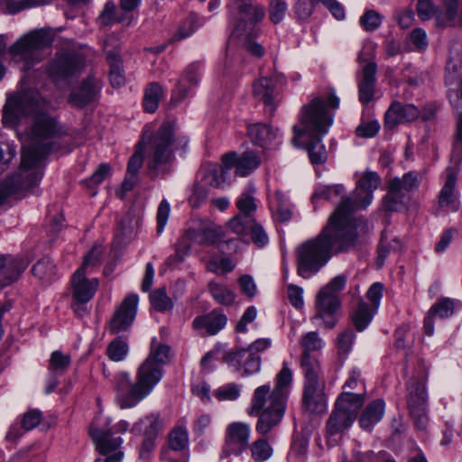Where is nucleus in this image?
Returning a JSON list of instances; mask_svg holds the SVG:
<instances>
[{"instance_id": "39", "label": "nucleus", "mask_w": 462, "mask_h": 462, "mask_svg": "<svg viewBox=\"0 0 462 462\" xmlns=\"http://www.w3.org/2000/svg\"><path fill=\"white\" fill-rule=\"evenodd\" d=\"M205 182L214 188H223L227 175L217 163H208L204 166Z\"/></svg>"}, {"instance_id": "3", "label": "nucleus", "mask_w": 462, "mask_h": 462, "mask_svg": "<svg viewBox=\"0 0 462 462\" xmlns=\"http://www.w3.org/2000/svg\"><path fill=\"white\" fill-rule=\"evenodd\" d=\"M170 346L152 340L147 358L138 366L134 380L122 372L116 375V402L121 409L135 407L148 397L163 376V365L170 358Z\"/></svg>"}, {"instance_id": "62", "label": "nucleus", "mask_w": 462, "mask_h": 462, "mask_svg": "<svg viewBox=\"0 0 462 462\" xmlns=\"http://www.w3.org/2000/svg\"><path fill=\"white\" fill-rule=\"evenodd\" d=\"M391 182H399V191L404 195L419 186L418 177L412 172L405 173L402 179L395 178Z\"/></svg>"}, {"instance_id": "14", "label": "nucleus", "mask_w": 462, "mask_h": 462, "mask_svg": "<svg viewBox=\"0 0 462 462\" xmlns=\"http://www.w3.org/2000/svg\"><path fill=\"white\" fill-rule=\"evenodd\" d=\"M98 285L97 279H88L81 271L74 273L71 278V308L77 316L83 317L88 313V303L94 297Z\"/></svg>"}, {"instance_id": "54", "label": "nucleus", "mask_w": 462, "mask_h": 462, "mask_svg": "<svg viewBox=\"0 0 462 462\" xmlns=\"http://www.w3.org/2000/svg\"><path fill=\"white\" fill-rule=\"evenodd\" d=\"M345 192V188L341 184L334 186H320L319 187L314 194L312 195V200L326 199L333 200L336 198L341 196Z\"/></svg>"}, {"instance_id": "23", "label": "nucleus", "mask_w": 462, "mask_h": 462, "mask_svg": "<svg viewBox=\"0 0 462 462\" xmlns=\"http://www.w3.org/2000/svg\"><path fill=\"white\" fill-rule=\"evenodd\" d=\"M323 388V382H305L303 405L309 411L319 413L326 410L327 402Z\"/></svg>"}, {"instance_id": "61", "label": "nucleus", "mask_w": 462, "mask_h": 462, "mask_svg": "<svg viewBox=\"0 0 462 462\" xmlns=\"http://www.w3.org/2000/svg\"><path fill=\"white\" fill-rule=\"evenodd\" d=\"M417 13L422 21H427L431 18L436 19V15L440 14V10L434 6L431 0H419Z\"/></svg>"}, {"instance_id": "13", "label": "nucleus", "mask_w": 462, "mask_h": 462, "mask_svg": "<svg viewBox=\"0 0 462 462\" xmlns=\"http://www.w3.org/2000/svg\"><path fill=\"white\" fill-rule=\"evenodd\" d=\"M53 40L54 33L51 30L42 29L17 41L11 47V52L24 60L29 67L34 60H39V58H36L37 52L40 50L50 46Z\"/></svg>"}, {"instance_id": "50", "label": "nucleus", "mask_w": 462, "mask_h": 462, "mask_svg": "<svg viewBox=\"0 0 462 462\" xmlns=\"http://www.w3.org/2000/svg\"><path fill=\"white\" fill-rule=\"evenodd\" d=\"M252 458L256 462H263L273 456V448L264 439H260L250 446Z\"/></svg>"}, {"instance_id": "35", "label": "nucleus", "mask_w": 462, "mask_h": 462, "mask_svg": "<svg viewBox=\"0 0 462 462\" xmlns=\"http://www.w3.org/2000/svg\"><path fill=\"white\" fill-rule=\"evenodd\" d=\"M301 367L305 375V382H322V370L319 360L310 354H302Z\"/></svg>"}, {"instance_id": "52", "label": "nucleus", "mask_w": 462, "mask_h": 462, "mask_svg": "<svg viewBox=\"0 0 462 462\" xmlns=\"http://www.w3.org/2000/svg\"><path fill=\"white\" fill-rule=\"evenodd\" d=\"M268 11L270 21L274 24H278L283 21L286 16L288 4L285 0H270Z\"/></svg>"}, {"instance_id": "29", "label": "nucleus", "mask_w": 462, "mask_h": 462, "mask_svg": "<svg viewBox=\"0 0 462 462\" xmlns=\"http://www.w3.org/2000/svg\"><path fill=\"white\" fill-rule=\"evenodd\" d=\"M89 433L101 454L106 455L116 450L122 444V439L113 438V432L110 430H103L91 427Z\"/></svg>"}, {"instance_id": "30", "label": "nucleus", "mask_w": 462, "mask_h": 462, "mask_svg": "<svg viewBox=\"0 0 462 462\" xmlns=\"http://www.w3.org/2000/svg\"><path fill=\"white\" fill-rule=\"evenodd\" d=\"M454 313V303L449 299H443L434 304L424 319V330L428 336L434 333L433 318L447 319Z\"/></svg>"}, {"instance_id": "22", "label": "nucleus", "mask_w": 462, "mask_h": 462, "mask_svg": "<svg viewBox=\"0 0 462 462\" xmlns=\"http://www.w3.org/2000/svg\"><path fill=\"white\" fill-rule=\"evenodd\" d=\"M27 264L22 258L0 254V290L17 281Z\"/></svg>"}, {"instance_id": "57", "label": "nucleus", "mask_w": 462, "mask_h": 462, "mask_svg": "<svg viewBox=\"0 0 462 462\" xmlns=\"http://www.w3.org/2000/svg\"><path fill=\"white\" fill-rule=\"evenodd\" d=\"M451 160L456 164L462 161V113L458 115L457 119V130L454 137Z\"/></svg>"}, {"instance_id": "16", "label": "nucleus", "mask_w": 462, "mask_h": 462, "mask_svg": "<svg viewBox=\"0 0 462 462\" xmlns=\"http://www.w3.org/2000/svg\"><path fill=\"white\" fill-rule=\"evenodd\" d=\"M81 60L74 52H60L51 60L46 69L48 75L54 80L59 81L72 76L79 70Z\"/></svg>"}, {"instance_id": "38", "label": "nucleus", "mask_w": 462, "mask_h": 462, "mask_svg": "<svg viewBox=\"0 0 462 462\" xmlns=\"http://www.w3.org/2000/svg\"><path fill=\"white\" fill-rule=\"evenodd\" d=\"M376 310L369 307L365 302L360 301L352 312V321L358 331H363L371 322Z\"/></svg>"}, {"instance_id": "51", "label": "nucleus", "mask_w": 462, "mask_h": 462, "mask_svg": "<svg viewBox=\"0 0 462 462\" xmlns=\"http://www.w3.org/2000/svg\"><path fill=\"white\" fill-rule=\"evenodd\" d=\"M292 382V373L286 363L276 376L275 386L273 390L282 393V397L288 398L289 389Z\"/></svg>"}, {"instance_id": "44", "label": "nucleus", "mask_w": 462, "mask_h": 462, "mask_svg": "<svg viewBox=\"0 0 462 462\" xmlns=\"http://www.w3.org/2000/svg\"><path fill=\"white\" fill-rule=\"evenodd\" d=\"M190 249V242L184 236H181L176 245L175 254L167 258L166 264L170 267L177 266L189 254Z\"/></svg>"}, {"instance_id": "17", "label": "nucleus", "mask_w": 462, "mask_h": 462, "mask_svg": "<svg viewBox=\"0 0 462 462\" xmlns=\"http://www.w3.org/2000/svg\"><path fill=\"white\" fill-rule=\"evenodd\" d=\"M138 302L139 298L136 294H130L124 299L110 320L109 329L112 333L118 334L125 331L133 324Z\"/></svg>"}, {"instance_id": "56", "label": "nucleus", "mask_w": 462, "mask_h": 462, "mask_svg": "<svg viewBox=\"0 0 462 462\" xmlns=\"http://www.w3.org/2000/svg\"><path fill=\"white\" fill-rule=\"evenodd\" d=\"M128 353L127 344L116 338L113 340L107 346L106 354L108 357L115 362H120L124 360Z\"/></svg>"}, {"instance_id": "37", "label": "nucleus", "mask_w": 462, "mask_h": 462, "mask_svg": "<svg viewBox=\"0 0 462 462\" xmlns=\"http://www.w3.org/2000/svg\"><path fill=\"white\" fill-rule=\"evenodd\" d=\"M254 192L255 190L253 187H248L247 189L241 193L236 202V208L239 210L238 214L254 218L253 214L257 209V204L254 197Z\"/></svg>"}, {"instance_id": "18", "label": "nucleus", "mask_w": 462, "mask_h": 462, "mask_svg": "<svg viewBox=\"0 0 462 462\" xmlns=\"http://www.w3.org/2000/svg\"><path fill=\"white\" fill-rule=\"evenodd\" d=\"M251 427L246 422L236 421L226 426L225 447L228 454L240 455L249 447Z\"/></svg>"}, {"instance_id": "25", "label": "nucleus", "mask_w": 462, "mask_h": 462, "mask_svg": "<svg viewBox=\"0 0 462 462\" xmlns=\"http://www.w3.org/2000/svg\"><path fill=\"white\" fill-rule=\"evenodd\" d=\"M227 318L223 313L212 311L207 315L197 317L193 320V328L201 334L216 335L225 328Z\"/></svg>"}, {"instance_id": "7", "label": "nucleus", "mask_w": 462, "mask_h": 462, "mask_svg": "<svg viewBox=\"0 0 462 462\" xmlns=\"http://www.w3.org/2000/svg\"><path fill=\"white\" fill-rule=\"evenodd\" d=\"M286 402L287 399L282 393L271 389L268 384L258 386L254 390L248 413L258 416L255 430L259 434H268L282 422Z\"/></svg>"}, {"instance_id": "19", "label": "nucleus", "mask_w": 462, "mask_h": 462, "mask_svg": "<svg viewBox=\"0 0 462 462\" xmlns=\"http://www.w3.org/2000/svg\"><path fill=\"white\" fill-rule=\"evenodd\" d=\"M184 236L188 238L190 245L194 242L200 245H214L223 239L224 231L222 226L209 223L198 228H189Z\"/></svg>"}, {"instance_id": "31", "label": "nucleus", "mask_w": 462, "mask_h": 462, "mask_svg": "<svg viewBox=\"0 0 462 462\" xmlns=\"http://www.w3.org/2000/svg\"><path fill=\"white\" fill-rule=\"evenodd\" d=\"M163 429V422L159 414L152 413L136 422L132 432L143 433V438L156 439Z\"/></svg>"}, {"instance_id": "20", "label": "nucleus", "mask_w": 462, "mask_h": 462, "mask_svg": "<svg viewBox=\"0 0 462 462\" xmlns=\"http://www.w3.org/2000/svg\"><path fill=\"white\" fill-rule=\"evenodd\" d=\"M116 42L115 36H108L105 40L104 50L106 53L107 61L110 64L109 80L114 88H120L125 85V78L121 67L119 51L116 46H113Z\"/></svg>"}, {"instance_id": "9", "label": "nucleus", "mask_w": 462, "mask_h": 462, "mask_svg": "<svg viewBox=\"0 0 462 462\" xmlns=\"http://www.w3.org/2000/svg\"><path fill=\"white\" fill-rule=\"evenodd\" d=\"M364 402L363 394L353 393L340 394L336 402L335 409L327 421L328 436L333 437L341 434L350 428Z\"/></svg>"}, {"instance_id": "5", "label": "nucleus", "mask_w": 462, "mask_h": 462, "mask_svg": "<svg viewBox=\"0 0 462 462\" xmlns=\"http://www.w3.org/2000/svg\"><path fill=\"white\" fill-rule=\"evenodd\" d=\"M231 38L237 39L243 49L256 57L264 54V48L255 41L261 30L257 26L265 17V8L256 0H231L227 5Z\"/></svg>"}, {"instance_id": "41", "label": "nucleus", "mask_w": 462, "mask_h": 462, "mask_svg": "<svg viewBox=\"0 0 462 462\" xmlns=\"http://www.w3.org/2000/svg\"><path fill=\"white\" fill-rule=\"evenodd\" d=\"M399 182H390L387 194L383 199V207L387 211H396L402 204L404 194L399 191Z\"/></svg>"}, {"instance_id": "27", "label": "nucleus", "mask_w": 462, "mask_h": 462, "mask_svg": "<svg viewBox=\"0 0 462 462\" xmlns=\"http://www.w3.org/2000/svg\"><path fill=\"white\" fill-rule=\"evenodd\" d=\"M199 65L190 64L185 70L183 76L178 81L176 88L172 91V98L180 102L187 97L191 87L199 84Z\"/></svg>"}, {"instance_id": "47", "label": "nucleus", "mask_w": 462, "mask_h": 462, "mask_svg": "<svg viewBox=\"0 0 462 462\" xmlns=\"http://www.w3.org/2000/svg\"><path fill=\"white\" fill-rule=\"evenodd\" d=\"M189 444V434L187 428L183 425L176 426L169 435V445L171 449L183 450Z\"/></svg>"}, {"instance_id": "59", "label": "nucleus", "mask_w": 462, "mask_h": 462, "mask_svg": "<svg viewBox=\"0 0 462 462\" xmlns=\"http://www.w3.org/2000/svg\"><path fill=\"white\" fill-rule=\"evenodd\" d=\"M323 345L324 343L317 332H309L305 334L300 340L303 354H310L311 351L320 350Z\"/></svg>"}, {"instance_id": "2", "label": "nucleus", "mask_w": 462, "mask_h": 462, "mask_svg": "<svg viewBox=\"0 0 462 462\" xmlns=\"http://www.w3.org/2000/svg\"><path fill=\"white\" fill-rule=\"evenodd\" d=\"M349 202L345 200L330 216L327 226L313 239L302 243L297 250L298 273L308 278L318 273L333 254L344 252L353 246L356 241L354 225L346 216L339 217L344 206Z\"/></svg>"}, {"instance_id": "26", "label": "nucleus", "mask_w": 462, "mask_h": 462, "mask_svg": "<svg viewBox=\"0 0 462 462\" xmlns=\"http://www.w3.org/2000/svg\"><path fill=\"white\" fill-rule=\"evenodd\" d=\"M376 64L367 62L363 68L361 79L358 83L359 100L362 104H368L374 97L375 86Z\"/></svg>"}, {"instance_id": "55", "label": "nucleus", "mask_w": 462, "mask_h": 462, "mask_svg": "<svg viewBox=\"0 0 462 462\" xmlns=\"http://www.w3.org/2000/svg\"><path fill=\"white\" fill-rule=\"evenodd\" d=\"M383 16L374 10H366L360 17L359 23L366 32L377 30L383 22Z\"/></svg>"}, {"instance_id": "1", "label": "nucleus", "mask_w": 462, "mask_h": 462, "mask_svg": "<svg viewBox=\"0 0 462 462\" xmlns=\"http://www.w3.org/2000/svg\"><path fill=\"white\" fill-rule=\"evenodd\" d=\"M47 102L36 90H26L8 97L3 109V124L14 126L30 114L35 118L30 133L32 144L23 149L22 165L29 169L37 164L48 152L45 141L58 136L60 133L56 120L41 110L46 108Z\"/></svg>"}, {"instance_id": "11", "label": "nucleus", "mask_w": 462, "mask_h": 462, "mask_svg": "<svg viewBox=\"0 0 462 462\" xmlns=\"http://www.w3.org/2000/svg\"><path fill=\"white\" fill-rule=\"evenodd\" d=\"M406 400L415 427L424 430L429 421L424 379L412 378L408 382Z\"/></svg>"}, {"instance_id": "43", "label": "nucleus", "mask_w": 462, "mask_h": 462, "mask_svg": "<svg viewBox=\"0 0 462 462\" xmlns=\"http://www.w3.org/2000/svg\"><path fill=\"white\" fill-rule=\"evenodd\" d=\"M242 388V384L228 383L218 387L214 392V396L219 402H234L240 397Z\"/></svg>"}, {"instance_id": "58", "label": "nucleus", "mask_w": 462, "mask_h": 462, "mask_svg": "<svg viewBox=\"0 0 462 462\" xmlns=\"http://www.w3.org/2000/svg\"><path fill=\"white\" fill-rule=\"evenodd\" d=\"M150 299L152 307L160 311L170 310L173 306L171 300L167 296L164 289L154 291L151 294Z\"/></svg>"}, {"instance_id": "49", "label": "nucleus", "mask_w": 462, "mask_h": 462, "mask_svg": "<svg viewBox=\"0 0 462 462\" xmlns=\"http://www.w3.org/2000/svg\"><path fill=\"white\" fill-rule=\"evenodd\" d=\"M102 255V248L99 245H95L92 249L85 255L81 266L77 271L89 274L91 273L100 263Z\"/></svg>"}, {"instance_id": "40", "label": "nucleus", "mask_w": 462, "mask_h": 462, "mask_svg": "<svg viewBox=\"0 0 462 462\" xmlns=\"http://www.w3.org/2000/svg\"><path fill=\"white\" fill-rule=\"evenodd\" d=\"M163 97L162 88L155 82L149 84L146 88L143 97V107L145 111L153 113Z\"/></svg>"}, {"instance_id": "10", "label": "nucleus", "mask_w": 462, "mask_h": 462, "mask_svg": "<svg viewBox=\"0 0 462 462\" xmlns=\"http://www.w3.org/2000/svg\"><path fill=\"white\" fill-rule=\"evenodd\" d=\"M381 184L380 176L372 171H365L358 180L354 194V200L348 197H344L337 207H340L345 200H348L339 215V217L346 216L356 229V223L350 218V215L357 208L365 209L374 199V192Z\"/></svg>"}, {"instance_id": "28", "label": "nucleus", "mask_w": 462, "mask_h": 462, "mask_svg": "<svg viewBox=\"0 0 462 462\" xmlns=\"http://www.w3.org/2000/svg\"><path fill=\"white\" fill-rule=\"evenodd\" d=\"M99 88L98 80L88 78L77 91L70 95L69 102L74 106L84 107L96 98Z\"/></svg>"}, {"instance_id": "12", "label": "nucleus", "mask_w": 462, "mask_h": 462, "mask_svg": "<svg viewBox=\"0 0 462 462\" xmlns=\"http://www.w3.org/2000/svg\"><path fill=\"white\" fill-rule=\"evenodd\" d=\"M458 164L447 167L440 174L441 188L437 196L436 211L456 212L460 208L459 192L457 189Z\"/></svg>"}, {"instance_id": "34", "label": "nucleus", "mask_w": 462, "mask_h": 462, "mask_svg": "<svg viewBox=\"0 0 462 462\" xmlns=\"http://www.w3.org/2000/svg\"><path fill=\"white\" fill-rule=\"evenodd\" d=\"M208 289L217 303L230 306L235 302L236 293L226 285L212 281L208 283Z\"/></svg>"}, {"instance_id": "36", "label": "nucleus", "mask_w": 462, "mask_h": 462, "mask_svg": "<svg viewBox=\"0 0 462 462\" xmlns=\"http://www.w3.org/2000/svg\"><path fill=\"white\" fill-rule=\"evenodd\" d=\"M32 273L42 283H51L56 277V267L52 260L43 257L32 267Z\"/></svg>"}, {"instance_id": "8", "label": "nucleus", "mask_w": 462, "mask_h": 462, "mask_svg": "<svg viewBox=\"0 0 462 462\" xmlns=\"http://www.w3.org/2000/svg\"><path fill=\"white\" fill-rule=\"evenodd\" d=\"M346 281V275L339 274L319 290L316 297V314L312 318L314 323L322 321L326 328L336 326L337 313L340 309L338 292L345 288Z\"/></svg>"}, {"instance_id": "42", "label": "nucleus", "mask_w": 462, "mask_h": 462, "mask_svg": "<svg viewBox=\"0 0 462 462\" xmlns=\"http://www.w3.org/2000/svg\"><path fill=\"white\" fill-rule=\"evenodd\" d=\"M260 163V158L254 152H245L238 159L236 174L245 177L257 169Z\"/></svg>"}, {"instance_id": "46", "label": "nucleus", "mask_w": 462, "mask_h": 462, "mask_svg": "<svg viewBox=\"0 0 462 462\" xmlns=\"http://www.w3.org/2000/svg\"><path fill=\"white\" fill-rule=\"evenodd\" d=\"M272 208L274 211V217L281 222L291 219V211L286 205V199L282 192H276L271 201Z\"/></svg>"}, {"instance_id": "24", "label": "nucleus", "mask_w": 462, "mask_h": 462, "mask_svg": "<svg viewBox=\"0 0 462 462\" xmlns=\"http://www.w3.org/2000/svg\"><path fill=\"white\" fill-rule=\"evenodd\" d=\"M420 116V110L413 105L394 102L385 113V125L393 128L398 124L411 122Z\"/></svg>"}, {"instance_id": "63", "label": "nucleus", "mask_w": 462, "mask_h": 462, "mask_svg": "<svg viewBox=\"0 0 462 462\" xmlns=\"http://www.w3.org/2000/svg\"><path fill=\"white\" fill-rule=\"evenodd\" d=\"M317 5V0H298L294 6L297 17L300 20L309 19Z\"/></svg>"}, {"instance_id": "60", "label": "nucleus", "mask_w": 462, "mask_h": 462, "mask_svg": "<svg viewBox=\"0 0 462 462\" xmlns=\"http://www.w3.org/2000/svg\"><path fill=\"white\" fill-rule=\"evenodd\" d=\"M70 364V356L60 351L52 352L50 358V369L59 374L63 373Z\"/></svg>"}, {"instance_id": "64", "label": "nucleus", "mask_w": 462, "mask_h": 462, "mask_svg": "<svg viewBox=\"0 0 462 462\" xmlns=\"http://www.w3.org/2000/svg\"><path fill=\"white\" fill-rule=\"evenodd\" d=\"M145 152L143 150V147L142 146V143H138L136 145L135 152L133 154V156L130 158L128 162L127 171L128 173L131 175H136L140 168L142 167L143 163V155Z\"/></svg>"}, {"instance_id": "15", "label": "nucleus", "mask_w": 462, "mask_h": 462, "mask_svg": "<svg viewBox=\"0 0 462 462\" xmlns=\"http://www.w3.org/2000/svg\"><path fill=\"white\" fill-rule=\"evenodd\" d=\"M285 83L282 74L260 78L254 84V96L273 113L281 100L282 88Z\"/></svg>"}, {"instance_id": "45", "label": "nucleus", "mask_w": 462, "mask_h": 462, "mask_svg": "<svg viewBox=\"0 0 462 462\" xmlns=\"http://www.w3.org/2000/svg\"><path fill=\"white\" fill-rule=\"evenodd\" d=\"M459 0H442L443 10L436 15V23L439 26H445L453 21L457 14Z\"/></svg>"}, {"instance_id": "32", "label": "nucleus", "mask_w": 462, "mask_h": 462, "mask_svg": "<svg viewBox=\"0 0 462 462\" xmlns=\"http://www.w3.org/2000/svg\"><path fill=\"white\" fill-rule=\"evenodd\" d=\"M385 403L382 399L371 402L362 413L359 423L365 430H371L383 417Z\"/></svg>"}, {"instance_id": "21", "label": "nucleus", "mask_w": 462, "mask_h": 462, "mask_svg": "<svg viewBox=\"0 0 462 462\" xmlns=\"http://www.w3.org/2000/svg\"><path fill=\"white\" fill-rule=\"evenodd\" d=\"M224 361L232 366H244L243 375H251L260 371V357L245 348L236 349L227 353L224 356Z\"/></svg>"}, {"instance_id": "4", "label": "nucleus", "mask_w": 462, "mask_h": 462, "mask_svg": "<svg viewBox=\"0 0 462 462\" xmlns=\"http://www.w3.org/2000/svg\"><path fill=\"white\" fill-rule=\"evenodd\" d=\"M338 106L339 98L334 90H330L326 97H316L302 106L300 124L293 126V144L305 146L314 164L323 163L327 160V152L321 140L333 124V116L327 106L337 109Z\"/></svg>"}, {"instance_id": "33", "label": "nucleus", "mask_w": 462, "mask_h": 462, "mask_svg": "<svg viewBox=\"0 0 462 462\" xmlns=\"http://www.w3.org/2000/svg\"><path fill=\"white\" fill-rule=\"evenodd\" d=\"M277 130L265 124H254L248 126V135L252 142L261 147L268 146L276 137Z\"/></svg>"}, {"instance_id": "48", "label": "nucleus", "mask_w": 462, "mask_h": 462, "mask_svg": "<svg viewBox=\"0 0 462 462\" xmlns=\"http://www.w3.org/2000/svg\"><path fill=\"white\" fill-rule=\"evenodd\" d=\"M254 219L237 214L226 223V227L235 235L243 236L248 233L250 226L254 224Z\"/></svg>"}, {"instance_id": "53", "label": "nucleus", "mask_w": 462, "mask_h": 462, "mask_svg": "<svg viewBox=\"0 0 462 462\" xmlns=\"http://www.w3.org/2000/svg\"><path fill=\"white\" fill-rule=\"evenodd\" d=\"M203 24V22H199L196 14H190L188 18L180 25L177 32L173 36L175 40H182L190 36L199 26Z\"/></svg>"}, {"instance_id": "6", "label": "nucleus", "mask_w": 462, "mask_h": 462, "mask_svg": "<svg viewBox=\"0 0 462 462\" xmlns=\"http://www.w3.org/2000/svg\"><path fill=\"white\" fill-rule=\"evenodd\" d=\"M139 143L145 152L148 169L165 172L173 161L174 152L184 149L189 139L177 133L174 124L164 122L154 134H148L145 130Z\"/></svg>"}]
</instances>
